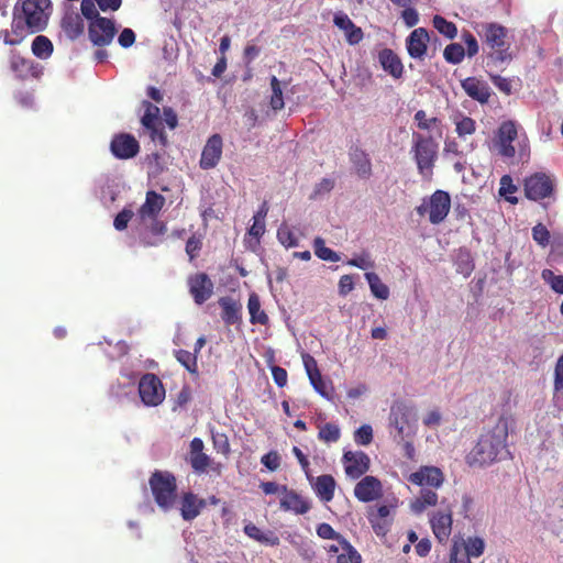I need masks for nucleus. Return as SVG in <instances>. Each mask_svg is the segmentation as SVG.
I'll use <instances>...</instances> for the list:
<instances>
[{"instance_id":"obj_1","label":"nucleus","mask_w":563,"mask_h":563,"mask_svg":"<svg viewBox=\"0 0 563 563\" xmlns=\"http://www.w3.org/2000/svg\"><path fill=\"white\" fill-rule=\"evenodd\" d=\"M508 422L500 418L493 429L483 433L468 455L470 464L486 465L509 455Z\"/></svg>"},{"instance_id":"obj_2","label":"nucleus","mask_w":563,"mask_h":563,"mask_svg":"<svg viewBox=\"0 0 563 563\" xmlns=\"http://www.w3.org/2000/svg\"><path fill=\"white\" fill-rule=\"evenodd\" d=\"M417 410L413 406L397 401L390 408L389 428L390 434L396 441H405L416 433Z\"/></svg>"},{"instance_id":"obj_3","label":"nucleus","mask_w":563,"mask_h":563,"mask_svg":"<svg viewBox=\"0 0 563 563\" xmlns=\"http://www.w3.org/2000/svg\"><path fill=\"white\" fill-rule=\"evenodd\" d=\"M148 484L157 506L164 511L172 509L177 498V482L174 474L156 470L152 473Z\"/></svg>"},{"instance_id":"obj_4","label":"nucleus","mask_w":563,"mask_h":563,"mask_svg":"<svg viewBox=\"0 0 563 563\" xmlns=\"http://www.w3.org/2000/svg\"><path fill=\"white\" fill-rule=\"evenodd\" d=\"M23 16L31 33L45 30L52 11L51 0H23L14 5Z\"/></svg>"},{"instance_id":"obj_5","label":"nucleus","mask_w":563,"mask_h":563,"mask_svg":"<svg viewBox=\"0 0 563 563\" xmlns=\"http://www.w3.org/2000/svg\"><path fill=\"white\" fill-rule=\"evenodd\" d=\"M451 209L450 195L444 190H435L429 198H424L416 208L419 216L429 213V221L439 224L444 221Z\"/></svg>"},{"instance_id":"obj_6","label":"nucleus","mask_w":563,"mask_h":563,"mask_svg":"<svg viewBox=\"0 0 563 563\" xmlns=\"http://www.w3.org/2000/svg\"><path fill=\"white\" fill-rule=\"evenodd\" d=\"M412 151L419 173L426 178L430 177L438 155V144L431 137L416 134Z\"/></svg>"},{"instance_id":"obj_7","label":"nucleus","mask_w":563,"mask_h":563,"mask_svg":"<svg viewBox=\"0 0 563 563\" xmlns=\"http://www.w3.org/2000/svg\"><path fill=\"white\" fill-rule=\"evenodd\" d=\"M205 444L200 438H194L190 441V450L188 461L196 473H212L220 475L222 471V464L214 462L203 452Z\"/></svg>"},{"instance_id":"obj_8","label":"nucleus","mask_w":563,"mask_h":563,"mask_svg":"<svg viewBox=\"0 0 563 563\" xmlns=\"http://www.w3.org/2000/svg\"><path fill=\"white\" fill-rule=\"evenodd\" d=\"M144 114L141 118V124L150 133L153 142H158L162 146L167 144V135L164 131L163 122L159 118V108L147 100L142 101Z\"/></svg>"},{"instance_id":"obj_9","label":"nucleus","mask_w":563,"mask_h":563,"mask_svg":"<svg viewBox=\"0 0 563 563\" xmlns=\"http://www.w3.org/2000/svg\"><path fill=\"white\" fill-rule=\"evenodd\" d=\"M139 394L146 406H158L165 398L161 379L152 373L144 374L139 382Z\"/></svg>"},{"instance_id":"obj_10","label":"nucleus","mask_w":563,"mask_h":563,"mask_svg":"<svg viewBox=\"0 0 563 563\" xmlns=\"http://www.w3.org/2000/svg\"><path fill=\"white\" fill-rule=\"evenodd\" d=\"M117 32L114 21L104 16L98 18L88 24V37L98 47L110 45Z\"/></svg>"},{"instance_id":"obj_11","label":"nucleus","mask_w":563,"mask_h":563,"mask_svg":"<svg viewBox=\"0 0 563 563\" xmlns=\"http://www.w3.org/2000/svg\"><path fill=\"white\" fill-rule=\"evenodd\" d=\"M110 151L118 159H130L139 154L140 143L130 133H118L110 142Z\"/></svg>"},{"instance_id":"obj_12","label":"nucleus","mask_w":563,"mask_h":563,"mask_svg":"<svg viewBox=\"0 0 563 563\" xmlns=\"http://www.w3.org/2000/svg\"><path fill=\"white\" fill-rule=\"evenodd\" d=\"M525 191L527 198L534 201L547 198L553 191V180L544 173H536L526 179Z\"/></svg>"},{"instance_id":"obj_13","label":"nucleus","mask_w":563,"mask_h":563,"mask_svg":"<svg viewBox=\"0 0 563 563\" xmlns=\"http://www.w3.org/2000/svg\"><path fill=\"white\" fill-rule=\"evenodd\" d=\"M342 463L346 476L357 479L369 470L371 460L363 451H346L342 456Z\"/></svg>"},{"instance_id":"obj_14","label":"nucleus","mask_w":563,"mask_h":563,"mask_svg":"<svg viewBox=\"0 0 563 563\" xmlns=\"http://www.w3.org/2000/svg\"><path fill=\"white\" fill-rule=\"evenodd\" d=\"M478 36L490 47L500 48L506 45L507 29L494 22H482L475 25Z\"/></svg>"},{"instance_id":"obj_15","label":"nucleus","mask_w":563,"mask_h":563,"mask_svg":"<svg viewBox=\"0 0 563 563\" xmlns=\"http://www.w3.org/2000/svg\"><path fill=\"white\" fill-rule=\"evenodd\" d=\"M223 141L220 134H212L206 142L199 166L201 169L208 170L214 168L222 156Z\"/></svg>"},{"instance_id":"obj_16","label":"nucleus","mask_w":563,"mask_h":563,"mask_svg":"<svg viewBox=\"0 0 563 563\" xmlns=\"http://www.w3.org/2000/svg\"><path fill=\"white\" fill-rule=\"evenodd\" d=\"M188 286L189 292L197 305H202L213 294V283L206 273L189 276Z\"/></svg>"},{"instance_id":"obj_17","label":"nucleus","mask_w":563,"mask_h":563,"mask_svg":"<svg viewBox=\"0 0 563 563\" xmlns=\"http://www.w3.org/2000/svg\"><path fill=\"white\" fill-rule=\"evenodd\" d=\"M518 136L517 125L514 121H506L501 123L497 133V148L498 153L506 158H510L515 156V147L512 146V142Z\"/></svg>"},{"instance_id":"obj_18","label":"nucleus","mask_w":563,"mask_h":563,"mask_svg":"<svg viewBox=\"0 0 563 563\" xmlns=\"http://www.w3.org/2000/svg\"><path fill=\"white\" fill-rule=\"evenodd\" d=\"M354 496L362 503H371L383 496V485L372 475L364 476L354 487Z\"/></svg>"},{"instance_id":"obj_19","label":"nucleus","mask_w":563,"mask_h":563,"mask_svg":"<svg viewBox=\"0 0 563 563\" xmlns=\"http://www.w3.org/2000/svg\"><path fill=\"white\" fill-rule=\"evenodd\" d=\"M9 67L14 76L20 80L30 77H37V65L29 58L23 57L18 51L11 49L9 53Z\"/></svg>"},{"instance_id":"obj_20","label":"nucleus","mask_w":563,"mask_h":563,"mask_svg":"<svg viewBox=\"0 0 563 563\" xmlns=\"http://www.w3.org/2000/svg\"><path fill=\"white\" fill-rule=\"evenodd\" d=\"M408 481L421 487L439 488L444 482V475L435 466H421L417 472L409 475Z\"/></svg>"},{"instance_id":"obj_21","label":"nucleus","mask_w":563,"mask_h":563,"mask_svg":"<svg viewBox=\"0 0 563 563\" xmlns=\"http://www.w3.org/2000/svg\"><path fill=\"white\" fill-rule=\"evenodd\" d=\"M333 23L338 29L344 32L345 40L350 45H356L363 40L364 33L362 29L356 26L346 13L342 11L336 12L333 18Z\"/></svg>"},{"instance_id":"obj_22","label":"nucleus","mask_w":563,"mask_h":563,"mask_svg":"<svg viewBox=\"0 0 563 563\" xmlns=\"http://www.w3.org/2000/svg\"><path fill=\"white\" fill-rule=\"evenodd\" d=\"M452 511H437L433 512L430 518V525L433 531V534L439 540V542L443 543L448 541L451 531H452Z\"/></svg>"},{"instance_id":"obj_23","label":"nucleus","mask_w":563,"mask_h":563,"mask_svg":"<svg viewBox=\"0 0 563 563\" xmlns=\"http://www.w3.org/2000/svg\"><path fill=\"white\" fill-rule=\"evenodd\" d=\"M461 86L465 93L479 103H487L490 98L489 86L475 77H467L461 81Z\"/></svg>"},{"instance_id":"obj_24","label":"nucleus","mask_w":563,"mask_h":563,"mask_svg":"<svg viewBox=\"0 0 563 563\" xmlns=\"http://www.w3.org/2000/svg\"><path fill=\"white\" fill-rule=\"evenodd\" d=\"M279 504L284 511H291L296 515H303L310 509V504L302 496L287 487L279 498Z\"/></svg>"},{"instance_id":"obj_25","label":"nucleus","mask_w":563,"mask_h":563,"mask_svg":"<svg viewBox=\"0 0 563 563\" xmlns=\"http://www.w3.org/2000/svg\"><path fill=\"white\" fill-rule=\"evenodd\" d=\"M206 507V501L191 492L184 493L180 499V515L184 520L190 521L197 518Z\"/></svg>"},{"instance_id":"obj_26","label":"nucleus","mask_w":563,"mask_h":563,"mask_svg":"<svg viewBox=\"0 0 563 563\" xmlns=\"http://www.w3.org/2000/svg\"><path fill=\"white\" fill-rule=\"evenodd\" d=\"M429 34L426 29L418 27L407 38V51L410 57L421 59L427 52Z\"/></svg>"},{"instance_id":"obj_27","label":"nucleus","mask_w":563,"mask_h":563,"mask_svg":"<svg viewBox=\"0 0 563 563\" xmlns=\"http://www.w3.org/2000/svg\"><path fill=\"white\" fill-rule=\"evenodd\" d=\"M378 62L383 69L393 78L399 79L402 77L404 65L394 51L389 48L382 49L378 54Z\"/></svg>"},{"instance_id":"obj_28","label":"nucleus","mask_w":563,"mask_h":563,"mask_svg":"<svg viewBox=\"0 0 563 563\" xmlns=\"http://www.w3.org/2000/svg\"><path fill=\"white\" fill-rule=\"evenodd\" d=\"M349 156L356 175L364 179L369 178L372 175V163L368 154L364 150L353 146L350 150Z\"/></svg>"},{"instance_id":"obj_29","label":"nucleus","mask_w":563,"mask_h":563,"mask_svg":"<svg viewBox=\"0 0 563 563\" xmlns=\"http://www.w3.org/2000/svg\"><path fill=\"white\" fill-rule=\"evenodd\" d=\"M165 205V197L161 194L150 190L146 192L145 202L139 209V216L142 219L155 220Z\"/></svg>"},{"instance_id":"obj_30","label":"nucleus","mask_w":563,"mask_h":563,"mask_svg":"<svg viewBox=\"0 0 563 563\" xmlns=\"http://www.w3.org/2000/svg\"><path fill=\"white\" fill-rule=\"evenodd\" d=\"M60 26L65 35L71 41L82 35L85 30L84 19L76 12L66 13L62 19Z\"/></svg>"},{"instance_id":"obj_31","label":"nucleus","mask_w":563,"mask_h":563,"mask_svg":"<svg viewBox=\"0 0 563 563\" xmlns=\"http://www.w3.org/2000/svg\"><path fill=\"white\" fill-rule=\"evenodd\" d=\"M219 305L222 308V319L227 324H234L241 322V305L236 303L230 297L220 298Z\"/></svg>"},{"instance_id":"obj_32","label":"nucleus","mask_w":563,"mask_h":563,"mask_svg":"<svg viewBox=\"0 0 563 563\" xmlns=\"http://www.w3.org/2000/svg\"><path fill=\"white\" fill-rule=\"evenodd\" d=\"M314 492L322 501H330L334 496L335 481L331 475L318 476L314 483Z\"/></svg>"},{"instance_id":"obj_33","label":"nucleus","mask_w":563,"mask_h":563,"mask_svg":"<svg viewBox=\"0 0 563 563\" xmlns=\"http://www.w3.org/2000/svg\"><path fill=\"white\" fill-rule=\"evenodd\" d=\"M438 503V494L429 488H422L420 496L410 503V509L413 514H422L427 507L435 506Z\"/></svg>"},{"instance_id":"obj_34","label":"nucleus","mask_w":563,"mask_h":563,"mask_svg":"<svg viewBox=\"0 0 563 563\" xmlns=\"http://www.w3.org/2000/svg\"><path fill=\"white\" fill-rule=\"evenodd\" d=\"M31 49L37 58L47 59L52 56L54 46L47 36L37 35L32 42Z\"/></svg>"},{"instance_id":"obj_35","label":"nucleus","mask_w":563,"mask_h":563,"mask_svg":"<svg viewBox=\"0 0 563 563\" xmlns=\"http://www.w3.org/2000/svg\"><path fill=\"white\" fill-rule=\"evenodd\" d=\"M11 33L14 38H18L19 44H21L29 34H32L26 22H24L23 16L19 13L18 9L13 8L12 11V21H11Z\"/></svg>"},{"instance_id":"obj_36","label":"nucleus","mask_w":563,"mask_h":563,"mask_svg":"<svg viewBox=\"0 0 563 563\" xmlns=\"http://www.w3.org/2000/svg\"><path fill=\"white\" fill-rule=\"evenodd\" d=\"M268 212V205L266 201L262 203L257 212L253 217V224L249 229V235L260 238L265 233L266 225H265V218Z\"/></svg>"},{"instance_id":"obj_37","label":"nucleus","mask_w":563,"mask_h":563,"mask_svg":"<svg viewBox=\"0 0 563 563\" xmlns=\"http://www.w3.org/2000/svg\"><path fill=\"white\" fill-rule=\"evenodd\" d=\"M365 278L369 285L372 294L376 298L386 300L389 297V288L382 282L376 273H366Z\"/></svg>"},{"instance_id":"obj_38","label":"nucleus","mask_w":563,"mask_h":563,"mask_svg":"<svg viewBox=\"0 0 563 563\" xmlns=\"http://www.w3.org/2000/svg\"><path fill=\"white\" fill-rule=\"evenodd\" d=\"M249 313L252 323L266 324L268 321L267 314L261 309L260 298L255 294L249 296Z\"/></svg>"},{"instance_id":"obj_39","label":"nucleus","mask_w":563,"mask_h":563,"mask_svg":"<svg viewBox=\"0 0 563 563\" xmlns=\"http://www.w3.org/2000/svg\"><path fill=\"white\" fill-rule=\"evenodd\" d=\"M249 538L271 547L277 545L279 543V538L273 531H264L251 525H249Z\"/></svg>"},{"instance_id":"obj_40","label":"nucleus","mask_w":563,"mask_h":563,"mask_svg":"<svg viewBox=\"0 0 563 563\" xmlns=\"http://www.w3.org/2000/svg\"><path fill=\"white\" fill-rule=\"evenodd\" d=\"M341 550L336 558V563H361L362 556L361 554L347 542L345 539H341Z\"/></svg>"},{"instance_id":"obj_41","label":"nucleus","mask_w":563,"mask_h":563,"mask_svg":"<svg viewBox=\"0 0 563 563\" xmlns=\"http://www.w3.org/2000/svg\"><path fill=\"white\" fill-rule=\"evenodd\" d=\"M313 250L314 254L322 261L327 262H339L340 255L333 250L325 246L324 240L322 238H316L313 240Z\"/></svg>"},{"instance_id":"obj_42","label":"nucleus","mask_w":563,"mask_h":563,"mask_svg":"<svg viewBox=\"0 0 563 563\" xmlns=\"http://www.w3.org/2000/svg\"><path fill=\"white\" fill-rule=\"evenodd\" d=\"M470 558H479L485 550V541L479 537H470L460 541Z\"/></svg>"},{"instance_id":"obj_43","label":"nucleus","mask_w":563,"mask_h":563,"mask_svg":"<svg viewBox=\"0 0 563 563\" xmlns=\"http://www.w3.org/2000/svg\"><path fill=\"white\" fill-rule=\"evenodd\" d=\"M176 360L191 374L198 373L197 355L186 350L175 351Z\"/></svg>"},{"instance_id":"obj_44","label":"nucleus","mask_w":563,"mask_h":563,"mask_svg":"<svg viewBox=\"0 0 563 563\" xmlns=\"http://www.w3.org/2000/svg\"><path fill=\"white\" fill-rule=\"evenodd\" d=\"M541 278L554 292L563 295V275L555 274L552 269L545 268L541 272Z\"/></svg>"},{"instance_id":"obj_45","label":"nucleus","mask_w":563,"mask_h":563,"mask_svg":"<svg viewBox=\"0 0 563 563\" xmlns=\"http://www.w3.org/2000/svg\"><path fill=\"white\" fill-rule=\"evenodd\" d=\"M464 56L465 49L460 43L449 44L443 52L444 59L452 65L460 64Z\"/></svg>"},{"instance_id":"obj_46","label":"nucleus","mask_w":563,"mask_h":563,"mask_svg":"<svg viewBox=\"0 0 563 563\" xmlns=\"http://www.w3.org/2000/svg\"><path fill=\"white\" fill-rule=\"evenodd\" d=\"M271 86H272V96L269 100V106L273 111H277L284 108V98H283V91L280 88L279 80L273 76L271 79Z\"/></svg>"},{"instance_id":"obj_47","label":"nucleus","mask_w":563,"mask_h":563,"mask_svg":"<svg viewBox=\"0 0 563 563\" xmlns=\"http://www.w3.org/2000/svg\"><path fill=\"white\" fill-rule=\"evenodd\" d=\"M277 240L280 244H283L286 249L297 247L299 245V240L288 225L282 224L277 230Z\"/></svg>"},{"instance_id":"obj_48","label":"nucleus","mask_w":563,"mask_h":563,"mask_svg":"<svg viewBox=\"0 0 563 563\" xmlns=\"http://www.w3.org/2000/svg\"><path fill=\"white\" fill-rule=\"evenodd\" d=\"M433 26L438 30L439 33L448 38H454L456 36L457 30L455 24L446 21L443 16L435 15L433 18Z\"/></svg>"},{"instance_id":"obj_49","label":"nucleus","mask_w":563,"mask_h":563,"mask_svg":"<svg viewBox=\"0 0 563 563\" xmlns=\"http://www.w3.org/2000/svg\"><path fill=\"white\" fill-rule=\"evenodd\" d=\"M313 389L327 400H333V387L331 383L325 382L321 375L313 377V380H310Z\"/></svg>"},{"instance_id":"obj_50","label":"nucleus","mask_w":563,"mask_h":563,"mask_svg":"<svg viewBox=\"0 0 563 563\" xmlns=\"http://www.w3.org/2000/svg\"><path fill=\"white\" fill-rule=\"evenodd\" d=\"M341 431L338 424L335 423H325L320 428L319 439L327 443L336 442L340 439Z\"/></svg>"},{"instance_id":"obj_51","label":"nucleus","mask_w":563,"mask_h":563,"mask_svg":"<svg viewBox=\"0 0 563 563\" xmlns=\"http://www.w3.org/2000/svg\"><path fill=\"white\" fill-rule=\"evenodd\" d=\"M459 540H454L450 550V563H471V558Z\"/></svg>"},{"instance_id":"obj_52","label":"nucleus","mask_w":563,"mask_h":563,"mask_svg":"<svg viewBox=\"0 0 563 563\" xmlns=\"http://www.w3.org/2000/svg\"><path fill=\"white\" fill-rule=\"evenodd\" d=\"M96 4V0H81V16L86 18L89 22H93L96 19L101 18Z\"/></svg>"},{"instance_id":"obj_53","label":"nucleus","mask_w":563,"mask_h":563,"mask_svg":"<svg viewBox=\"0 0 563 563\" xmlns=\"http://www.w3.org/2000/svg\"><path fill=\"white\" fill-rule=\"evenodd\" d=\"M495 51L488 55V58L495 65L508 64L512 59V55L509 52V45H505L500 48H494Z\"/></svg>"},{"instance_id":"obj_54","label":"nucleus","mask_w":563,"mask_h":563,"mask_svg":"<svg viewBox=\"0 0 563 563\" xmlns=\"http://www.w3.org/2000/svg\"><path fill=\"white\" fill-rule=\"evenodd\" d=\"M354 441L358 445H368L373 441V429L369 424H363L354 432Z\"/></svg>"},{"instance_id":"obj_55","label":"nucleus","mask_w":563,"mask_h":563,"mask_svg":"<svg viewBox=\"0 0 563 563\" xmlns=\"http://www.w3.org/2000/svg\"><path fill=\"white\" fill-rule=\"evenodd\" d=\"M347 265L357 267L360 269H368L375 266L373 260L371 258V255L366 252L349 260Z\"/></svg>"},{"instance_id":"obj_56","label":"nucleus","mask_w":563,"mask_h":563,"mask_svg":"<svg viewBox=\"0 0 563 563\" xmlns=\"http://www.w3.org/2000/svg\"><path fill=\"white\" fill-rule=\"evenodd\" d=\"M476 123L470 117H463L456 122V132L459 136L471 135L475 132Z\"/></svg>"},{"instance_id":"obj_57","label":"nucleus","mask_w":563,"mask_h":563,"mask_svg":"<svg viewBox=\"0 0 563 563\" xmlns=\"http://www.w3.org/2000/svg\"><path fill=\"white\" fill-rule=\"evenodd\" d=\"M532 238L541 246H547L550 242V232L548 229L539 223L532 228Z\"/></svg>"},{"instance_id":"obj_58","label":"nucleus","mask_w":563,"mask_h":563,"mask_svg":"<svg viewBox=\"0 0 563 563\" xmlns=\"http://www.w3.org/2000/svg\"><path fill=\"white\" fill-rule=\"evenodd\" d=\"M134 213L130 209H123L119 212L113 221V225L118 231H123L128 228L129 222L133 218Z\"/></svg>"},{"instance_id":"obj_59","label":"nucleus","mask_w":563,"mask_h":563,"mask_svg":"<svg viewBox=\"0 0 563 563\" xmlns=\"http://www.w3.org/2000/svg\"><path fill=\"white\" fill-rule=\"evenodd\" d=\"M368 521L377 536L384 537L390 528L391 520H382L373 516H368Z\"/></svg>"},{"instance_id":"obj_60","label":"nucleus","mask_w":563,"mask_h":563,"mask_svg":"<svg viewBox=\"0 0 563 563\" xmlns=\"http://www.w3.org/2000/svg\"><path fill=\"white\" fill-rule=\"evenodd\" d=\"M317 534L325 540H338L341 543V539H343L338 532L329 523H320L317 527Z\"/></svg>"},{"instance_id":"obj_61","label":"nucleus","mask_w":563,"mask_h":563,"mask_svg":"<svg viewBox=\"0 0 563 563\" xmlns=\"http://www.w3.org/2000/svg\"><path fill=\"white\" fill-rule=\"evenodd\" d=\"M302 361H303L305 369L309 377V380H313V377L321 375L314 357H312L310 354L306 353L302 355Z\"/></svg>"},{"instance_id":"obj_62","label":"nucleus","mask_w":563,"mask_h":563,"mask_svg":"<svg viewBox=\"0 0 563 563\" xmlns=\"http://www.w3.org/2000/svg\"><path fill=\"white\" fill-rule=\"evenodd\" d=\"M261 462L267 470L274 472L280 465V456L276 451H271L262 456Z\"/></svg>"},{"instance_id":"obj_63","label":"nucleus","mask_w":563,"mask_h":563,"mask_svg":"<svg viewBox=\"0 0 563 563\" xmlns=\"http://www.w3.org/2000/svg\"><path fill=\"white\" fill-rule=\"evenodd\" d=\"M202 242L200 238L196 235L190 236L186 242V253L188 254L190 260H194L198 256L199 251L201 250Z\"/></svg>"},{"instance_id":"obj_64","label":"nucleus","mask_w":563,"mask_h":563,"mask_svg":"<svg viewBox=\"0 0 563 563\" xmlns=\"http://www.w3.org/2000/svg\"><path fill=\"white\" fill-rule=\"evenodd\" d=\"M462 40L466 44V47H467L466 53H467L468 57L475 56L479 49L478 43H477V40L475 38V36L470 32H464L462 34Z\"/></svg>"}]
</instances>
